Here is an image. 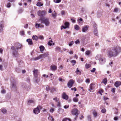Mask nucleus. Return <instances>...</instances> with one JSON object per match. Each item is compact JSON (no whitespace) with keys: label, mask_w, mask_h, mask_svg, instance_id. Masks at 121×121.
Segmentation results:
<instances>
[{"label":"nucleus","mask_w":121,"mask_h":121,"mask_svg":"<svg viewBox=\"0 0 121 121\" xmlns=\"http://www.w3.org/2000/svg\"><path fill=\"white\" fill-rule=\"evenodd\" d=\"M121 51V48L119 47H114L108 52V55L110 58L117 56Z\"/></svg>","instance_id":"f257e3e1"},{"label":"nucleus","mask_w":121,"mask_h":121,"mask_svg":"<svg viewBox=\"0 0 121 121\" xmlns=\"http://www.w3.org/2000/svg\"><path fill=\"white\" fill-rule=\"evenodd\" d=\"M40 20L42 24H44L46 26H49L50 22L49 19L47 18L41 17L40 18Z\"/></svg>","instance_id":"f03ea898"},{"label":"nucleus","mask_w":121,"mask_h":121,"mask_svg":"<svg viewBox=\"0 0 121 121\" xmlns=\"http://www.w3.org/2000/svg\"><path fill=\"white\" fill-rule=\"evenodd\" d=\"M11 49L12 50V54L13 56L15 57H18L19 56V54L17 50L15 49L14 46H12Z\"/></svg>","instance_id":"7ed1b4c3"},{"label":"nucleus","mask_w":121,"mask_h":121,"mask_svg":"<svg viewBox=\"0 0 121 121\" xmlns=\"http://www.w3.org/2000/svg\"><path fill=\"white\" fill-rule=\"evenodd\" d=\"M46 12L45 10H39L37 12L38 15L40 17H43L45 15Z\"/></svg>","instance_id":"20e7f679"},{"label":"nucleus","mask_w":121,"mask_h":121,"mask_svg":"<svg viewBox=\"0 0 121 121\" xmlns=\"http://www.w3.org/2000/svg\"><path fill=\"white\" fill-rule=\"evenodd\" d=\"M41 109V107L40 106H38L33 110L34 113L35 114H37L39 113L40 111V110Z\"/></svg>","instance_id":"39448f33"},{"label":"nucleus","mask_w":121,"mask_h":121,"mask_svg":"<svg viewBox=\"0 0 121 121\" xmlns=\"http://www.w3.org/2000/svg\"><path fill=\"white\" fill-rule=\"evenodd\" d=\"M74 81L73 79L70 80L68 82L67 84V86L69 88H71L74 83Z\"/></svg>","instance_id":"423d86ee"},{"label":"nucleus","mask_w":121,"mask_h":121,"mask_svg":"<svg viewBox=\"0 0 121 121\" xmlns=\"http://www.w3.org/2000/svg\"><path fill=\"white\" fill-rule=\"evenodd\" d=\"M78 111L76 109L74 108L71 112L72 114L73 115L77 116L78 115Z\"/></svg>","instance_id":"0eeeda50"},{"label":"nucleus","mask_w":121,"mask_h":121,"mask_svg":"<svg viewBox=\"0 0 121 121\" xmlns=\"http://www.w3.org/2000/svg\"><path fill=\"white\" fill-rule=\"evenodd\" d=\"M106 59L104 58H102L100 59L99 60V63L100 64L103 65L106 62Z\"/></svg>","instance_id":"6e6552de"},{"label":"nucleus","mask_w":121,"mask_h":121,"mask_svg":"<svg viewBox=\"0 0 121 121\" xmlns=\"http://www.w3.org/2000/svg\"><path fill=\"white\" fill-rule=\"evenodd\" d=\"M89 27V26L87 25H85L83 26L82 28V32H86L87 30Z\"/></svg>","instance_id":"1a4fd4ad"},{"label":"nucleus","mask_w":121,"mask_h":121,"mask_svg":"<svg viewBox=\"0 0 121 121\" xmlns=\"http://www.w3.org/2000/svg\"><path fill=\"white\" fill-rule=\"evenodd\" d=\"M49 54L47 52L45 53L44 54L40 55L41 58H44L48 56Z\"/></svg>","instance_id":"9d476101"},{"label":"nucleus","mask_w":121,"mask_h":121,"mask_svg":"<svg viewBox=\"0 0 121 121\" xmlns=\"http://www.w3.org/2000/svg\"><path fill=\"white\" fill-rule=\"evenodd\" d=\"M57 69V67L55 65H51L50 66V69L53 71H55Z\"/></svg>","instance_id":"9b49d317"},{"label":"nucleus","mask_w":121,"mask_h":121,"mask_svg":"<svg viewBox=\"0 0 121 121\" xmlns=\"http://www.w3.org/2000/svg\"><path fill=\"white\" fill-rule=\"evenodd\" d=\"M62 97L63 99L66 100H67L68 99V96L66 95L65 92L63 93Z\"/></svg>","instance_id":"f8f14e48"},{"label":"nucleus","mask_w":121,"mask_h":121,"mask_svg":"<svg viewBox=\"0 0 121 121\" xmlns=\"http://www.w3.org/2000/svg\"><path fill=\"white\" fill-rule=\"evenodd\" d=\"M16 83L15 82H13L12 83V89H14V90H16Z\"/></svg>","instance_id":"ddd939ff"},{"label":"nucleus","mask_w":121,"mask_h":121,"mask_svg":"<svg viewBox=\"0 0 121 121\" xmlns=\"http://www.w3.org/2000/svg\"><path fill=\"white\" fill-rule=\"evenodd\" d=\"M34 74L35 78H37L38 76V70L36 69L34 70L33 71Z\"/></svg>","instance_id":"4468645a"},{"label":"nucleus","mask_w":121,"mask_h":121,"mask_svg":"<svg viewBox=\"0 0 121 121\" xmlns=\"http://www.w3.org/2000/svg\"><path fill=\"white\" fill-rule=\"evenodd\" d=\"M26 41L28 42V44L30 45H32L33 44L32 39H28L26 40Z\"/></svg>","instance_id":"2eb2a0df"},{"label":"nucleus","mask_w":121,"mask_h":121,"mask_svg":"<svg viewBox=\"0 0 121 121\" xmlns=\"http://www.w3.org/2000/svg\"><path fill=\"white\" fill-rule=\"evenodd\" d=\"M94 85L95 84L93 83H92L90 84L89 86L90 89H89V90L90 92H91V90H93L94 88Z\"/></svg>","instance_id":"dca6fc26"},{"label":"nucleus","mask_w":121,"mask_h":121,"mask_svg":"<svg viewBox=\"0 0 121 121\" xmlns=\"http://www.w3.org/2000/svg\"><path fill=\"white\" fill-rule=\"evenodd\" d=\"M115 85L117 87L121 85V82L120 81H117L115 84Z\"/></svg>","instance_id":"f3484780"},{"label":"nucleus","mask_w":121,"mask_h":121,"mask_svg":"<svg viewBox=\"0 0 121 121\" xmlns=\"http://www.w3.org/2000/svg\"><path fill=\"white\" fill-rule=\"evenodd\" d=\"M4 24L2 22H0V31H2L3 29Z\"/></svg>","instance_id":"a211bd4d"},{"label":"nucleus","mask_w":121,"mask_h":121,"mask_svg":"<svg viewBox=\"0 0 121 121\" xmlns=\"http://www.w3.org/2000/svg\"><path fill=\"white\" fill-rule=\"evenodd\" d=\"M39 48L40 49V51L41 53H43V51L45 49L44 47L43 46H40Z\"/></svg>","instance_id":"6ab92c4d"},{"label":"nucleus","mask_w":121,"mask_h":121,"mask_svg":"<svg viewBox=\"0 0 121 121\" xmlns=\"http://www.w3.org/2000/svg\"><path fill=\"white\" fill-rule=\"evenodd\" d=\"M18 46L17 47H16L15 49L17 50H18L19 49H20L22 47V45L19 43H18Z\"/></svg>","instance_id":"aec40b11"},{"label":"nucleus","mask_w":121,"mask_h":121,"mask_svg":"<svg viewBox=\"0 0 121 121\" xmlns=\"http://www.w3.org/2000/svg\"><path fill=\"white\" fill-rule=\"evenodd\" d=\"M40 80V79L37 78H35L34 79V81L35 82L38 83Z\"/></svg>","instance_id":"412c9836"},{"label":"nucleus","mask_w":121,"mask_h":121,"mask_svg":"<svg viewBox=\"0 0 121 121\" xmlns=\"http://www.w3.org/2000/svg\"><path fill=\"white\" fill-rule=\"evenodd\" d=\"M63 112V110L60 108L58 110V112L59 114H61Z\"/></svg>","instance_id":"4be33fe9"},{"label":"nucleus","mask_w":121,"mask_h":121,"mask_svg":"<svg viewBox=\"0 0 121 121\" xmlns=\"http://www.w3.org/2000/svg\"><path fill=\"white\" fill-rule=\"evenodd\" d=\"M38 38L36 35H33L32 37V39L33 40L37 41L38 40Z\"/></svg>","instance_id":"5701e85b"},{"label":"nucleus","mask_w":121,"mask_h":121,"mask_svg":"<svg viewBox=\"0 0 121 121\" xmlns=\"http://www.w3.org/2000/svg\"><path fill=\"white\" fill-rule=\"evenodd\" d=\"M48 114L49 115V117H48V119L51 121H54V119L52 117V116H50V114L49 113Z\"/></svg>","instance_id":"b1692460"},{"label":"nucleus","mask_w":121,"mask_h":121,"mask_svg":"<svg viewBox=\"0 0 121 121\" xmlns=\"http://www.w3.org/2000/svg\"><path fill=\"white\" fill-rule=\"evenodd\" d=\"M107 82V79L105 78L103 80L102 82L105 85H106Z\"/></svg>","instance_id":"393cba45"},{"label":"nucleus","mask_w":121,"mask_h":121,"mask_svg":"<svg viewBox=\"0 0 121 121\" xmlns=\"http://www.w3.org/2000/svg\"><path fill=\"white\" fill-rule=\"evenodd\" d=\"M94 35L96 36H97L98 35V32L97 30H94Z\"/></svg>","instance_id":"a878e982"},{"label":"nucleus","mask_w":121,"mask_h":121,"mask_svg":"<svg viewBox=\"0 0 121 121\" xmlns=\"http://www.w3.org/2000/svg\"><path fill=\"white\" fill-rule=\"evenodd\" d=\"M76 74H77L80 75L81 74V72L79 70H78V68H77L76 71Z\"/></svg>","instance_id":"bb28decb"},{"label":"nucleus","mask_w":121,"mask_h":121,"mask_svg":"<svg viewBox=\"0 0 121 121\" xmlns=\"http://www.w3.org/2000/svg\"><path fill=\"white\" fill-rule=\"evenodd\" d=\"M64 25L65 26H66L68 28H69V24L68 22H66L64 23Z\"/></svg>","instance_id":"cd10ccee"},{"label":"nucleus","mask_w":121,"mask_h":121,"mask_svg":"<svg viewBox=\"0 0 121 121\" xmlns=\"http://www.w3.org/2000/svg\"><path fill=\"white\" fill-rule=\"evenodd\" d=\"M40 58H41V57H40V56L39 55V56H38L37 57L34 58H33V60H39Z\"/></svg>","instance_id":"c85d7f7f"},{"label":"nucleus","mask_w":121,"mask_h":121,"mask_svg":"<svg viewBox=\"0 0 121 121\" xmlns=\"http://www.w3.org/2000/svg\"><path fill=\"white\" fill-rule=\"evenodd\" d=\"M36 5L40 7L42 6L43 4L41 2H39L37 3Z\"/></svg>","instance_id":"c756f323"},{"label":"nucleus","mask_w":121,"mask_h":121,"mask_svg":"<svg viewBox=\"0 0 121 121\" xmlns=\"http://www.w3.org/2000/svg\"><path fill=\"white\" fill-rule=\"evenodd\" d=\"M74 28L76 30H78L79 29V27L78 25H76L74 26Z\"/></svg>","instance_id":"7c9ffc66"},{"label":"nucleus","mask_w":121,"mask_h":121,"mask_svg":"<svg viewBox=\"0 0 121 121\" xmlns=\"http://www.w3.org/2000/svg\"><path fill=\"white\" fill-rule=\"evenodd\" d=\"M36 25H38V27L40 28H43L44 27V25L39 24L36 23Z\"/></svg>","instance_id":"2f4dec72"},{"label":"nucleus","mask_w":121,"mask_h":121,"mask_svg":"<svg viewBox=\"0 0 121 121\" xmlns=\"http://www.w3.org/2000/svg\"><path fill=\"white\" fill-rule=\"evenodd\" d=\"M73 100L74 102H77L78 101V99L77 97H75L73 99Z\"/></svg>","instance_id":"473e14b6"},{"label":"nucleus","mask_w":121,"mask_h":121,"mask_svg":"<svg viewBox=\"0 0 121 121\" xmlns=\"http://www.w3.org/2000/svg\"><path fill=\"white\" fill-rule=\"evenodd\" d=\"M1 111L4 114L6 113L7 112V111L6 110L4 109H2Z\"/></svg>","instance_id":"72a5a7b5"},{"label":"nucleus","mask_w":121,"mask_h":121,"mask_svg":"<svg viewBox=\"0 0 121 121\" xmlns=\"http://www.w3.org/2000/svg\"><path fill=\"white\" fill-rule=\"evenodd\" d=\"M83 81L82 79H81L80 78H79L77 80V81L79 83H80L82 82Z\"/></svg>","instance_id":"f704fd0d"},{"label":"nucleus","mask_w":121,"mask_h":121,"mask_svg":"<svg viewBox=\"0 0 121 121\" xmlns=\"http://www.w3.org/2000/svg\"><path fill=\"white\" fill-rule=\"evenodd\" d=\"M90 65L86 64L85 65V67L86 68L88 69L90 67Z\"/></svg>","instance_id":"c9c22d12"},{"label":"nucleus","mask_w":121,"mask_h":121,"mask_svg":"<svg viewBox=\"0 0 121 121\" xmlns=\"http://www.w3.org/2000/svg\"><path fill=\"white\" fill-rule=\"evenodd\" d=\"M53 100H55L56 102H58L59 101V99H58L57 97H55L53 99Z\"/></svg>","instance_id":"e433bc0d"},{"label":"nucleus","mask_w":121,"mask_h":121,"mask_svg":"<svg viewBox=\"0 0 121 121\" xmlns=\"http://www.w3.org/2000/svg\"><path fill=\"white\" fill-rule=\"evenodd\" d=\"M90 52H91L89 51L88 50V51H87L86 52L85 54H86V55H88L90 54Z\"/></svg>","instance_id":"4c0bfd02"},{"label":"nucleus","mask_w":121,"mask_h":121,"mask_svg":"<svg viewBox=\"0 0 121 121\" xmlns=\"http://www.w3.org/2000/svg\"><path fill=\"white\" fill-rule=\"evenodd\" d=\"M61 1V0H54V2L56 3H58L60 2Z\"/></svg>","instance_id":"58836bf2"},{"label":"nucleus","mask_w":121,"mask_h":121,"mask_svg":"<svg viewBox=\"0 0 121 121\" xmlns=\"http://www.w3.org/2000/svg\"><path fill=\"white\" fill-rule=\"evenodd\" d=\"M106 111V109H102L101 110V112L103 113H105Z\"/></svg>","instance_id":"ea45409f"},{"label":"nucleus","mask_w":121,"mask_h":121,"mask_svg":"<svg viewBox=\"0 0 121 121\" xmlns=\"http://www.w3.org/2000/svg\"><path fill=\"white\" fill-rule=\"evenodd\" d=\"M56 15V13H55L54 14H52V16L54 18H55Z\"/></svg>","instance_id":"a19ab883"},{"label":"nucleus","mask_w":121,"mask_h":121,"mask_svg":"<svg viewBox=\"0 0 121 121\" xmlns=\"http://www.w3.org/2000/svg\"><path fill=\"white\" fill-rule=\"evenodd\" d=\"M94 30H97V26L96 24H94L93 25Z\"/></svg>","instance_id":"79ce46f5"},{"label":"nucleus","mask_w":121,"mask_h":121,"mask_svg":"<svg viewBox=\"0 0 121 121\" xmlns=\"http://www.w3.org/2000/svg\"><path fill=\"white\" fill-rule=\"evenodd\" d=\"M74 43V42L73 41H72L71 42H70L69 44V46H71L72 45H73Z\"/></svg>","instance_id":"37998d69"},{"label":"nucleus","mask_w":121,"mask_h":121,"mask_svg":"<svg viewBox=\"0 0 121 121\" xmlns=\"http://www.w3.org/2000/svg\"><path fill=\"white\" fill-rule=\"evenodd\" d=\"M103 89H101L99 90V94H100L101 95H102V94H101L102 93H103Z\"/></svg>","instance_id":"c03bdc74"},{"label":"nucleus","mask_w":121,"mask_h":121,"mask_svg":"<svg viewBox=\"0 0 121 121\" xmlns=\"http://www.w3.org/2000/svg\"><path fill=\"white\" fill-rule=\"evenodd\" d=\"M39 39L42 40L44 39V37L43 36H40L38 37Z\"/></svg>","instance_id":"a18cd8bd"},{"label":"nucleus","mask_w":121,"mask_h":121,"mask_svg":"<svg viewBox=\"0 0 121 121\" xmlns=\"http://www.w3.org/2000/svg\"><path fill=\"white\" fill-rule=\"evenodd\" d=\"M87 118L88 121H91V117L89 115L88 116H87Z\"/></svg>","instance_id":"49530a36"},{"label":"nucleus","mask_w":121,"mask_h":121,"mask_svg":"<svg viewBox=\"0 0 121 121\" xmlns=\"http://www.w3.org/2000/svg\"><path fill=\"white\" fill-rule=\"evenodd\" d=\"M75 43L76 44H79L80 42L78 39H77L76 41H75Z\"/></svg>","instance_id":"de8ad7c7"},{"label":"nucleus","mask_w":121,"mask_h":121,"mask_svg":"<svg viewBox=\"0 0 121 121\" xmlns=\"http://www.w3.org/2000/svg\"><path fill=\"white\" fill-rule=\"evenodd\" d=\"M6 91L5 90L3 89L1 90V93L2 94H4L6 93Z\"/></svg>","instance_id":"09e8293b"},{"label":"nucleus","mask_w":121,"mask_h":121,"mask_svg":"<svg viewBox=\"0 0 121 121\" xmlns=\"http://www.w3.org/2000/svg\"><path fill=\"white\" fill-rule=\"evenodd\" d=\"M50 2L49 1H46V5L47 6H49L50 5Z\"/></svg>","instance_id":"8fccbe9b"},{"label":"nucleus","mask_w":121,"mask_h":121,"mask_svg":"<svg viewBox=\"0 0 121 121\" xmlns=\"http://www.w3.org/2000/svg\"><path fill=\"white\" fill-rule=\"evenodd\" d=\"M93 114L95 117H96L97 115V114L96 112H95L93 113Z\"/></svg>","instance_id":"3c124183"},{"label":"nucleus","mask_w":121,"mask_h":121,"mask_svg":"<svg viewBox=\"0 0 121 121\" xmlns=\"http://www.w3.org/2000/svg\"><path fill=\"white\" fill-rule=\"evenodd\" d=\"M115 88H112L111 90V91L113 92V93H115Z\"/></svg>","instance_id":"603ef678"},{"label":"nucleus","mask_w":121,"mask_h":121,"mask_svg":"<svg viewBox=\"0 0 121 121\" xmlns=\"http://www.w3.org/2000/svg\"><path fill=\"white\" fill-rule=\"evenodd\" d=\"M100 57V56L99 55H97L95 57V59L97 60H98L99 59V58Z\"/></svg>","instance_id":"864d4df0"},{"label":"nucleus","mask_w":121,"mask_h":121,"mask_svg":"<svg viewBox=\"0 0 121 121\" xmlns=\"http://www.w3.org/2000/svg\"><path fill=\"white\" fill-rule=\"evenodd\" d=\"M118 9L117 8H115L114 9V12H117L118 10Z\"/></svg>","instance_id":"5fc2aeb1"},{"label":"nucleus","mask_w":121,"mask_h":121,"mask_svg":"<svg viewBox=\"0 0 121 121\" xmlns=\"http://www.w3.org/2000/svg\"><path fill=\"white\" fill-rule=\"evenodd\" d=\"M46 89L47 91H48L50 90L49 87L48 86H47L46 87Z\"/></svg>","instance_id":"6e6d98bb"},{"label":"nucleus","mask_w":121,"mask_h":121,"mask_svg":"<svg viewBox=\"0 0 121 121\" xmlns=\"http://www.w3.org/2000/svg\"><path fill=\"white\" fill-rule=\"evenodd\" d=\"M86 83H89L90 82V80L89 79H86Z\"/></svg>","instance_id":"4d7b16f0"},{"label":"nucleus","mask_w":121,"mask_h":121,"mask_svg":"<svg viewBox=\"0 0 121 121\" xmlns=\"http://www.w3.org/2000/svg\"><path fill=\"white\" fill-rule=\"evenodd\" d=\"M34 102V101L33 100H29L28 101V103H33Z\"/></svg>","instance_id":"13d9d810"},{"label":"nucleus","mask_w":121,"mask_h":121,"mask_svg":"<svg viewBox=\"0 0 121 121\" xmlns=\"http://www.w3.org/2000/svg\"><path fill=\"white\" fill-rule=\"evenodd\" d=\"M56 50L57 51H59L60 50V48L59 47H56Z\"/></svg>","instance_id":"bf43d9fd"},{"label":"nucleus","mask_w":121,"mask_h":121,"mask_svg":"<svg viewBox=\"0 0 121 121\" xmlns=\"http://www.w3.org/2000/svg\"><path fill=\"white\" fill-rule=\"evenodd\" d=\"M20 33L21 35H24V31H20Z\"/></svg>","instance_id":"052dcab7"},{"label":"nucleus","mask_w":121,"mask_h":121,"mask_svg":"<svg viewBox=\"0 0 121 121\" xmlns=\"http://www.w3.org/2000/svg\"><path fill=\"white\" fill-rule=\"evenodd\" d=\"M96 69L95 68H93L92 70H91V71L92 72H94L95 71Z\"/></svg>","instance_id":"680f3d73"},{"label":"nucleus","mask_w":121,"mask_h":121,"mask_svg":"<svg viewBox=\"0 0 121 121\" xmlns=\"http://www.w3.org/2000/svg\"><path fill=\"white\" fill-rule=\"evenodd\" d=\"M57 102V106L59 107H60V102L59 101Z\"/></svg>","instance_id":"e2e57ef3"},{"label":"nucleus","mask_w":121,"mask_h":121,"mask_svg":"<svg viewBox=\"0 0 121 121\" xmlns=\"http://www.w3.org/2000/svg\"><path fill=\"white\" fill-rule=\"evenodd\" d=\"M54 111V109L53 108H52L50 109V112H51L52 113H53Z\"/></svg>","instance_id":"0e129e2a"},{"label":"nucleus","mask_w":121,"mask_h":121,"mask_svg":"<svg viewBox=\"0 0 121 121\" xmlns=\"http://www.w3.org/2000/svg\"><path fill=\"white\" fill-rule=\"evenodd\" d=\"M59 80L61 82H63L64 81V80L60 78H59Z\"/></svg>","instance_id":"69168bd1"},{"label":"nucleus","mask_w":121,"mask_h":121,"mask_svg":"<svg viewBox=\"0 0 121 121\" xmlns=\"http://www.w3.org/2000/svg\"><path fill=\"white\" fill-rule=\"evenodd\" d=\"M71 90H73L75 91H76L77 90V89H76V87H74L73 88H71Z\"/></svg>","instance_id":"338daca9"},{"label":"nucleus","mask_w":121,"mask_h":121,"mask_svg":"<svg viewBox=\"0 0 121 121\" xmlns=\"http://www.w3.org/2000/svg\"><path fill=\"white\" fill-rule=\"evenodd\" d=\"M114 119L115 121H117L118 119V118L117 117H116L114 118Z\"/></svg>","instance_id":"774afa93"}]
</instances>
